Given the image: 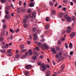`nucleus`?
Returning a JSON list of instances; mask_svg holds the SVG:
<instances>
[{
    "mask_svg": "<svg viewBox=\"0 0 76 76\" xmlns=\"http://www.w3.org/2000/svg\"><path fill=\"white\" fill-rule=\"evenodd\" d=\"M29 16L30 18H32L31 19L33 20V19L36 18V11H33L32 13L30 14L29 15Z\"/></svg>",
    "mask_w": 76,
    "mask_h": 76,
    "instance_id": "1",
    "label": "nucleus"
},
{
    "mask_svg": "<svg viewBox=\"0 0 76 76\" xmlns=\"http://www.w3.org/2000/svg\"><path fill=\"white\" fill-rule=\"evenodd\" d=\"M46 69V67L44 64H42L40 66V70L42 72H44Z\"/></svg>",
    "mask_w": 76,
    "mask_h": 76,
    "instance_id": "2",
    "label": "nucleus"
},
{
    "mask_svg": "<svg viewBox=\"0 0 76 76\" xmlns=\"http://www.w3.org/2000/svg\"><path fill=\"white\" fill-rule=\"evenodd\" d=\"M76 35V33L75 32H72L71 34H69V36L71 38H73V37H75Z\"/></svg>",
    "mask_w": 76,
    "mask_h": 76,
    "instance_id": "3",
    "label": "nucleus"
},
{
    "mask_svg": "<svg viewBox=\"0 0 76 76\" xmlns=\"http://www.w3.org/2000/svg\"><path fill=\"white\" fill-rule=\"evenodd\" d=\"M42 48H45V49H49V47L47 46V44H44L42 46Z\"/></svg>",
    "mask_w": 76,
    "mask_h": 76,
    "instance_id": "4",
    "label": "nucleus"
},
{
    "mask_svg": "<svg viewBox=\"0 0 76 76\" xmlns=\"http://www.w3.org/2000/svg\"><path fill=\"white\" fill-rule=\"evenodd\" d=\"M51 51H52L53 53L54 54H55L57 53V51L56 50L55 48H52L51 49Z\"/></svg>",
    "mask_w": 76,
    "mask_h": 76,
    "instance_id": "5",
    "label": "nucleus"
},
{
    "mask_svg": "<svg viewBox=\"0 0 76 76\" xmlns=\"http://www.w3.org/2000/svg\"><path fill=\"white\" fill-rule=\"evenodd\" d=\"M3 28L2 29L1 31H2L4 32V31H5V30L4 29H6V28H7V27L6 26V25H3Z\"/></svg>",
    "mask_w": 76,
    "mask_h": 76,
    "instance_id": "6",
    "label": "nucleus"
},
{
    "mask_svg": "<svg viewBox=\"0 0 76 76\" xmlns=\"http://www.w3.org/2000/svg\"><path fill=\"white\" fill-rule=\"evenodd\" d=\"M28 53H29V56H32V54H33L32 51V50H31V49L28 50Z\"/></svg>",
    "mask_w": 76,
    "mask_h": 76,
    "instance_id": "7",
    "label": "nucleus"
},
{
    "mask_svg": "<svg viewBox=\"0 0 76 76\" xmlns=\"http://www.w3.org/2000/svg\"><path fill=\"white\" fill-rule=\"evenodd\" d=\"M26 69H29V68H31V67H32V66L30 65H28L26 66Z\"/></svg>",
    "mask_w": 76,
    "mask_h": 76,
    "instance_id": "8",
    "label": "nucleus"
},
{
    "mask_svg": "<svg viewBox=\"0 0 76 76\" xmlns=\"http://www.w3.org/2000/svg\"><path fill=\"white\" fill-rule=\"evenodd\" d=\"M11 16L10 15H5V18H6V19H10V17Z\"/></svg>",
    "mask_w": 76,
    "mask_h": 76,
    "instance_id": "9",
    "label": "nucleus"
},
{
    "mask_svg": "<svg viewBox=\"0 0 76 76\" xmlns=\"http://www.w3.org/2000/svg\"><path fill=\"white\" fill-rule=\"evenodd\" d=\"M21 11L22 12H26V9L23 7H22L21 8Z\"/></svg>",
    "mask_w": 76,
    "mask_h": 76,
    "instance_id": "10",
    "label": "nucleus"
},
{
    "mask_svg": "<svg viewBox=\"0 0 76 76\" xmlns=\"http://www.w3.org/2000/svg\"><path fill=\"white\" fill-rule=\"evenodd\" d=\"M66 20L68 22H70L72 20V18H71V17H69L67 18Z\"/></svg>",
    "mask_w": 76,
    "mask_h": 76,
    "instance_id": "11",
    "label": "nucleus"
},
{
    "mask_svg": "<svg viewBox=\"0 0 76 76\" xmlns=\"http://www.w3.org/2000/svg\"><path fill=\"white\" fill-rule=\"evenodd\" d=\"M52 15H50V16H51V17L53 16V14H54V13H56V10H52Z\"/></svg>",
    "mask_w": 76,
    "mask_h": 76,
    "instance_id": "12",
    "label": "nucleus"
},
{
    "mask_svg": "<svg viewBox=\"0 0 76 76\" xmlns=\"http://www.w3.org/2000/svg\"><path fill=\"white\" fill-rule=\"evenodd\" d=\"M34 6V3H31L29 4V6L30 7H33V6Z\"/></svg>",
    "mask_w": 76,
    "mask_h": 76,
    "instance_id": "13",
    "label": "nucleus"
},
{
    "mask_svg": "<svg viewBox=\"0 0 76 76\" xmlns=\"http://www.w3.org/2000/svg\"><path fill=\"white\" fill-rule=\"evenodd\" d=\"M10 10V7L9 6H8L7 7H6L5 10Z\"/></svg>",
    "mask_w": 76,
    "mask_h": 76,
    "instance_id": "14",
    "label": "nucleus"
},
{
    "mask_svg": "<svg viewBox=\"0 0 76 76\" xmlns=\"http://www.w3.org/2000/svg\"><path fill=\"white\" fill-rule=\"evenodd\" d=\"M50 18L49 17H47L46 18V20L47 22H48L50 20Z\"/></svg>",
    "mask_w": 76,
    "mask_h": 76,
    "instance_id": "15",
    "label": "nucleus"
},
{
    "mask_svg": "<svg viewBox=\"0 0 76 76\" xmlns=\"http://www.w3.org/2000/svg\"><path fill=\"white\" fill-rule=\"evenodd\" d=\"M63 13L62 12H61L60 13V14L59 15H58V17H59V18H61V17H62V16H63Z\"/></svg>",
    "mask_w": 76,
    "mask_h": 76,
    "instance_id": "16",
    "label": "nucleus"
},
{
    "mask_svg": "<svg viewBox=\"0 0 76 76\" xmlns=\"http://www.w3.org/2000/svg\"><path fill=\"white\" fill-rule=\"evenodd\" d=\"M61 70H63V69H64V64H63L61 65Z\"/></svg>",
    "mask_w": 76,
    "mask_h": 76,
    "instance_id": "17",
    "label": "nucleus"
},
{
    "mask_svg": "<svg viewBox=\"0 0 76 76\" xmlns=\"http://www.w3.org/2000/svg\"><path fill=\"white\" fill-rule=\"evenodd\" d=\"M24 48V45H20V49H23Z\"/></svg>",
    "mask_w": 76,
    "mask_h": 76,
    "instance_id": "18",
    "label": "nucleus"
},
{
    "mask_svg": "<svg viewBox=\"0 0 76 76\" xmlns=\"http://www.w3.org/2000/svg\"><path fill=\"white\" fill-rule=\"evenodd\" d=\"M23 23L24 24L26 23H27V21L26 19H24L23 20Z\"/></svg>",
    "mask_w": 76,
    "mask_h": 76,
    "instance_id": "19",
    "label": "nucleus"
},
{
    "mask_svg": "<svg viewBox=\"0 0 76 76\" xmlns=\"http://www.w3.org/2000/svg\"><path fill=\"white\" fill-rule=\"evenodd\" d=\"M32 59L33 60H36L37 59V56H33L32 58Z\"/></svg>",
    "mask_w": 76,
    "mask_h": 76,
    "instance_id": "20",
    "label": "nucleus"
},
{
    "mask_svg": "<svg viewBox=\"0 0 76 76\" xmlns=\"http://www.w3.org/2000/svg\"><path fill=\"white\" fill-rule=\"evenodd\" d=\"M37 64L38 66H41V64H42V62H39L37 63Z\"/></svg>",
    "mask_w": 76,
    "mask_h": 76,
    "instance_id": "21",
    "label": "nucleus"
},
{
    "mask_svg": "<svg viewBox=\"0 0 76 76\" xmlns=\"http://www.w3.org/2000/svg\"><path fill=\"white\" fill-rule=\"evenodd\" d=\"M24 26L25 28H26L28 27V25L26 24V23L24 24Z\"/></svg>",
    "mask_w": 76,
    "mask_h": 76,
    "instance_id": "22",
    "label": "nucleus"
},
{
    "mask_svg": "<svg viewBox=\"0 0 76 76\" xmlns=\"http://www.w3.org/2000/svg\"><path fill=\"white\" fill-rule=\"evenodd\" d=\"M56 50L57 51H59L60 50V48L59 47H57L56 48Z\"/></svg>",
    "mask_w": 76,
    "mask_h": 76,
    "instance_id": "23",
    "label": "nucleus"
},
{
    "mask_svg": "<svg viewBox=\"0 0 76 76\" xmlns=\"http://www.w3.org/2000/svg\"><path fill=\"white\" fill-rule=\"evenodd\" d=\"M56 58H60V56H59L57 54H56Z\"/></svg>",
    "mask_w": 76,
    "mask_h": 76,
    "instance_id": "24",
    "label": "nucleus"
},
{
    "mask_svg": "<svg viewBox=\"0 0 76 76\" xmlns=\"http://www.w3.org/2000/svg\"><path fill=\"white\" fill-rule=\"evenodd\" d=\"M25 19H29V17H28V16L27 15H26L25 16H24Z\"/></svg>",
    "mask_w": 76,
    "mask_h": 76,
    "instance_id": "25",
    "label": "nucleus"
},
{
    "mask_svg": "<svg viewBox=\"0 0 76 76\" xmlns=\"http://www.w3.org/2000/svg\"><path fill=\"white\" fill-rule=\"evenodd\" d=\"M1 53H5V50H0Z\"/></svg>",
    "mask_w": 76,
    "mask_h": 76,
    "instance_id": "26",
    "label": "nucleus"
},
{
    "mask_svg": "<svg viewBox=\"0 0 76 76\" xmlns=\"http://www.w3.org/2000/svg\"><path fill=\"white\" fill-rule=\"evenodd\" d=\"M24 75H25L26 76H28V75H29V72H26L25 73Z\"/></svg>",
    "mask_w": 76,
    "mask_h": 76,
    "instance_id": "27",
    "label": "nucleus"
},
{
    "mask_svg": "<svg viewBox=\"0 0 76 76\" xmlns=\"http://www.w3.org/2000/svg\"><path fill=\"white\" fill-rule=\"evenodd\" d=\"M19 28H17V29H15V31L16 32V33H18V32H19Z\"/></svg>",
    "mask_w": 76,
    "mask_h": 76,
    "instance_id": "28",
    "label": "nucleus"
},
{
    "mask_svg": "<svg viewBox=\"0 0 76 76\" xmlns=\"http://www.w3.org/2000/svg\"><path fill=\"white\" fill-rule=\"evenodd\" d=\"M65 47L66 48H68V46L66 43H65Z\"/></svg>",
    "mask_w": 76,
    "mask_h": 76,
    "instance_id": "29",
    "label": "nucleus"
},
{
    "mask_svg": "<svg viewBox=\"0 0 76 76\" xmlns=\"http://www.w3.org/2000/svg\"><path fill=\"white\" fill-rule=\"evenodd\" d=\"M48 28H49V25H46L45 27V29H48Z\"/></svg>",
    "mask_w": 76,
    "mask_h": 76,
    "instance_id": "30",
    "label": "nucleus"
},
{
    "mask_svg": "<svg viewBox=\"0 0 76 76\" xmlns=\"http://www.w3.org/2000/svg\"><path fill=\"white\" fill-rule=\"evenodd\" d=\"M37 37H34L33 38V39L34 40V41H36V40H37Z\"/></svg>",
    "mask_w": 76,
    "mask_h": 76,
    "instance_id": "31",
    "label": "nucleus"
},
{
    "mask_svg": "<svg viewBox=\"0 0 76 76\" xmlns=\"http://www.w3.org/2000/svg\"><path fill=\"white\" fill-rule=\"evenodd\" d=\"M67 33H70L71 32V30L70 29H68L67 31Z\"/></svg>",
    "mask_w": 76,
    "mask_h": 76,
    "instance_id": "32",
    "label": "nucleus"
},
{
    "mask_svg": "<svg viewBox=\"0 0 76 76\" xmlns=\"http://www.w3.org/2000/svg\"><path fill=\"white\" fill-rule=\"evenodd\" d=\"M11 51H12V50H11V49H9L7 51L8 53H10Z\"/></svg>",
    "mask_w": 76,
    "mask_h": 76,
    "instance_id": "33",
    "label": "nucleus"
},
{
    "mask_svg": "<svg viewBox=\"0 0 76 76\" xmlns=\"http://www.w3.org/2000/svg\"><path fill=\"white\" fill-rule=\"evenodd\" d=\"M25 58V55H23L21 57L22 59H23V58Z\"/></svg>",
    "mask_w": 76,
    "mask_h": 76,
    "instance_id": "34",
    "label": "nucleus"
},
{
    "mask_svg": "<svg viewBox=\"0 0 76 76\" xmlns=\"http://www.w3.org/2000/svg\"><path fill=\"white\" fill-rule=\"evenodd\" d=\"M26 51V49H23L21 51V53H24V52H25Z\"/></svg>",
    "mask_w": 76,
    "mask_h": 76,
    "instance_id": "35",
    "label": "nucleus"
},
{
    "mask_svg": "<svg viewBox=\"0 0 76 76\" xmlns=\"http://www.w3.org/2000/svg\"><path fill=\"white\" fill-rule=\"evenodd\" d=\"M36 51H39V47H36Z\"/></svg>",
    "mask_w": 76,
    "mask_h": 76,
    "instance_id": "36",
    "label": "nucleus"
},
{
    "mask_svg": "<svg viewBox=\"0 0 76 76\" xmlns=\"http://www.w3.org/2000/svg\"><path fill=\"white\" fill-rule=\"evenodd\" d=\"M58 45H61V41H58Z\"/></svg>",
    "mask_w": 76,
    "mask_h": 76,
    "instance_id": "37",
    "label": "nucleus"
},
{
    "mask_svg": "<svg viewBox=\"0 0 76 76\" xmlns=\"http://www.w3.org/2000/svg\"><path fill=\"white\" fill-rule=\"evenodd\" d=\"M2 48L3 49H5V48H6V45H3V46H2Z\"/></svg>",
    "mask_w": 76,
    "mask_h": 76,
    "instance_id": "38",
    "label": "nucleus"
},
{
    "mask_svg": "<svg viewBox=\"0 0 76 76\" xmlns=\"http://www.w3.org/2000/svg\"><path fill=\"white\" fill-rule=\"evenodd\" d=\"M49 4L50 6H53V2H49Z\"/></svg>",
    "mask_w": 76,
    "mask_h": 76,
    "instance_id": "39",
    "label": "nucleus"
},
{
    "mask_svg": "<svg viewBox=\"0 0 76 76\" xmlns=\"http://www.w3.org/2000/svg\"><path fill=\"white\" fill-rule=\"evenodd\" d=\"M34 54L35 56H38V53H37V52H35L34 53Z\"/></svg>",
    "mask_w": 76,
    "mask_h": 76,
    "instance_id": "40",
    "label": "nucleus"
},
{
    "mask_svg": "<svg viewBox=\"0 0 76 76\" xmlns=\"http://www.w3.org/2000/svg\"><path fill=\"white\" fill-rule=\"evenodd\" d=\"M1 1L2 3H5L6 1V0H1Z\"/></svg>",
    "mask_w": 76,
    "mask_h": 76,
    "instance_id": "41",
    "label": "nucleus"
},
{
    "mask_svg": "<svg viewBox=\"0 0 76 76\" xmlns=\"http://www.w3.org/2000/svg\"><path fill=\"white\" fill-rule=\"evenodd\" d=\"M47 73L48 75H49V74L51 73V71H47Z\"/></svg>",
    "mask_w": 76,
    "mask_h": 76,
    "instance_id": "42",
    "label": "nucleus"
},
{
    "mask_svg": "<svg viewBox=\"0 0 76 76\" xmlns=\"http://www.w3.org/2000/svg\"><path fill=\"white\" fill-rule=\"evenodd\" d=\"M58 55L60 56H62V53L61 52H59L58 53Z\"/></svg>",
    "mask_w": 76,
    "mask_h": 76,
    "instance_id": "43",
    "label": "nucleus"
},
{
    "mask_svg": "<svg viewBox=\"0 0 76 76\" xmlns=\"http://www.w3.org/2000/svg\"><path fill=\"white\" fill-rule=\"evenodd\" d=\"M37 45H38V46H39V47H41V44L40 42H39V43H38L37 44Z\"/></svg>",
    "mask_w": 76,
    "mask_h": 76,
    "instance_id": "44",
    "label": "nucleus"
},
{
    "mask_svg": "<svg viewBox=\"0 0 76 76\" xmlns=\"http://www.w3.org/2000/svg\"><path fill=\"white\" fill-rule=\"evenodd\" d=\"M15 57L16 58H19V55L18 54V55H16L15 56Z\"/></svg>",
    "mask_w": 76,
    "mask_h": 76,
    "instance_id": "45",
    "label": "nucleus"
},
{
    "mask_svg": "<svg viewBox=\"0 0 76 76\" xmlns=\"http://www.w3.org/2000/svg\"><path fill=\"white\" fill-rule=\"evenodd\" d=\"M70 55H72L73 54V52L71 51L70 52Z\"/></svg>",
    "mask_w": 76,
    "mask_h": 76,
    "instance_id": "46",
    "label": "nucleus"
},
{
    "mask_svg": "<svg viewBox=\"0 0 76 76\" xmlns=\"http://www.w3.org/2000/svg\"><path fill=\"white\" fill-rule=\"evenodd\" d=\"M39 57H40V59H42V58H44V57L43 56H42V55L40 56Z\"/></svg>",
    "mask_w": 76,
    "mask_h": 76,
    "instance_id": "47",
    "label": "nucleus"
},
{
    "mask_svg": "<svg viewBox=\"0 0 76 76\" xmlns=\"http://www.w3.org/2000/svg\"><path fill=\"white\" fill-rule=\"evenodd\" d=\"M33 36L34 37H37V34L34 33L33 34Z\"/></svg>",
    "mask_w": 76,
    "mask_h": 76,
    "instance_id": "48",
    "label": "nucleus"
},
{
    "mask_svg": "<svg viewBox=\"0 0 76 76\" xmlns=\"http://www.w3.org/2000/svg\"><path fill=\"white\" fill-rule=\"evenodd\" d=\"M23 5L24 6V7H25L26 6V4L25 2H24V3L23 4Z\"/></svg>",
    "mask_w": 76,
    "mask_h": 76,
    "instance_id": "49",
    "label": "nucleus"
},
{
    "mask_svg": "<svg viewBox=\"0 0 76 76\" xmlns=\"http://www.w3.org/2000/svg\"><path fill=\"white\" fill-rule=\"evenodd\" d=\"M68 15H66L65 16H64V18L65 19H66V20H67V18H68Z\"/></svg>",
    "mask_w": 76,
    "mask_h": 76,
    "instance_id": "50",
    "label": "nucleus"
},
{
    "mask_svg": "<svg viewBox=\"0 0 76 76\" xmlns=\"http://www.w3.org/2000/svg\"><path fill=\"white\" fill-rule=\"evenodd\" d=\"M2 22H3V23H5V22H6V20H5V19H3L2 20Z\"/></svg>",
    "mask_w": 76,
    "mask_h": 76,
    "instance_id": "51",
    "label": "nucleus"
},
{
    "mask_svg": "<svg viewBox=\"0 0 76 76\" xmlns=\"http://www.w3.org/2000/svg\"><path fill=\"white\" fill-rule=\"evenodd\" d=\"M25 56H27L28 55V52H25Z\"/></svg>",
    "mask_w": 76,
    "mask_h": 76,
    "instance_id": "52",
    "label": "nucleus"
},
{
    "mask_svg": "<svg viewBox=\"0 0 76 76\" xmlns=\"http://www.w3.org/2000/svg\"><path fill=\"white\" fill-rule=\"evenodd\" d=\"M5 14H6V15L9 13V11H7V10H5Z\"/></svg>",
    "mask_w": 76,
    "mask_h": 76,
    "instance_id": "53",
    "label": "nucleus"
},
{
    "mask_svg": "<svg viewBox=\"0 0 76 76\" xmlns=\"http://www.w3.org/2000/svg\"><path fill=\"white\" fill-rule=\"evenodd\" d=\"M27 12L28 13H31V10H27Z\"/></svg>",
    "mask_w": 76,
    "mask_h": 76,
    "instance_id": "54",
    "label": "nucleus"
},
{
    "mask_svg": "<svg viewBox=\"0 0 76 76\" xmlns=\"http://www.w3.org/2000/svg\"><path fill=\"white\" fill-rule=\"evenodd\" d=\"M72 20H76V18H75V17H72Z\"/></svg>",
    "mask_w": 76,
    "mask_h": 76,
    "instance_id": "55",
    "label": "nucleus"
},
{
    "mask_svg": "<svg viewBox=\"0 0 76 76\" xmlns=\"http://www.w3.org/2000/svg\"><path fill=\"white\" fill-rule=\"evenodd\" d=\"M7 54H8V55H7L8 56H10L12 55V53L8 54V53H7Z\"/></svg>",
    "mask_w": 76,
    "mask_h": 76,
    "instance_id": "56",
    "label": "nucleus"
},
{
    "mask_svg": "<svg viewBox=\"0 0 76 76\" xmlns=\"http://www.w3.org/2000/svg\"><path fill=\"white\" fill-rule=\"evenodd\" d=\"M1 34L2 35H5V33L4 32H2L1 33Z\"/></svg>",
    "mask_w": 76,
    "mask_h": 76,
    "instance_id": "57",
    "label": "nucleus"
},
{
    "mask_svg": "<svg viewBox=\"0 0 76 76\" xmlns=\"http://www.w3.org/2000/svg\"><path fill=\"white\" fill-rule=\"evenodd\" d=\"M10 31L11 32H13L14 31L12 29H10Z\"/></svg>",
    "mask_w": 76,
    "mask_h": 76,
    "instance_id": "58",
    "label": "nucleus"
},
{
    "mask_svg": "<svg viewBox=\"0 0 76 76\" xmlns=\"http://www.w3.org/2000/svg\"><path fill=\"white\" fill-rule=\"evenodd\" d=\"M37 10L38 12H40V9L38 7H37Z\"/></svg>",
    "mask_w": 76,
    "mask_h": 76,
    "instance_id": "59",
    "label": "nucleus"
},
{
    "mask_svg": "<svg viewBox=\"0 0 76 76\" xmlns=\"http://www.w3.org/2000/svg\"><path fill=\"white\" fill-rule=\"evenodd\" d=\"M37 10L38 12H40V9L38 7H37Z\"/></svg>",
    "mask_w": 76,
    "mask_h": 76,
    "instance_id": "60",
    "label": "nucleus"
},
{
    "mask_svg": "<svg viewBox=\"0 0 76 76\" xmlns=\"http://www.w3.org/2000/svg\"><path fill=\"white\" fill-rule=\"evenodd\" d=\"M46 67L47 68H48V69H49V68H50V66L48 65H46Z\"/></svg>",
    "mask_w": 76,
    "mask_h": 76,
    "instance_id": "61",
    "label": "nucleus"
},
{
    "mask_svg": "<svg viewBox=\"0 0 76 76\" xmlns=\"http://www.w3.org/2000/svg\"><path fill=\"white\" fill-rule=\"evenodd\" d=\"M68 29H69L70 30H71V29H72V28H71V27H70V26H68Z\"/></svg>",
    "mask_w": 76,
    "mask_h": 76,
    "instance_id": "62",
    "label": "nucleus"
},
{
    "mask_svg": "<svg viewBox=\"0 0 76 76\" xmlns=\"http://www.w3.org/2000/svg\"><path fill=\"white\" fill-rule=\"evenodd\" d=\"M3 41V39L2 38H0V41L1 42Z\"/></svg>",
    "mask_w": 76,
    "mask_h": 76,
    "instance_id": "63",
    "label": "nucleus"
},
{
    "mask_svg": "<svg viewBox=\"0 0 76 76\" xmlns=\"http://www.w3.org/2000/svg\"><path fill=\"white\" fill-rule=\"evenodd\" d=\"M63 0V3H66V0Z\"/></svg>",
    "mask_w": 76,
    "mask_h": 76,
    "instance_id": "64",
    "label": "nucleus"
}]
</instances>
